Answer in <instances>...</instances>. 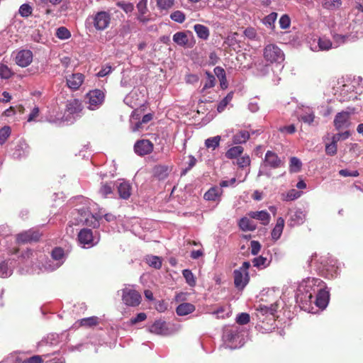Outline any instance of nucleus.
<instances>
[{
    "mask_svg": "<svg viewBox=\"0 0 363 363\" xmlns=\"http://www.w3.org/2000/svg\"><path fill=\"white\" fill-rule=\"evenodd\" d=\"M277 18V13L272 12V13H269V15H267V16H265L262 21H263V23L266 26L273 28L274 27V23H275Z\"/></svg>",
    "mask_w": 363,
    "mask_h": 363,
    "instance_id": "obj_38",
    "label": "nucleus"
},
{
    "mask_svg": "<svg viewBox=\"0 0 363 363\" xmlns=\"http://www.w3.org/2000/svg\"><path fill=\"white\" fill-rule=\"evenodd\" d=\"M337 147L334 143L327 144L325 146V152L328 155L333 156L337 153Z\"/></svg>",
    "mask_w": 363,
    "mask_h": 363,
    "instance_id": "obj_51",
    "label": "nucleus"
},
{
    "mask_svg": "<svg viewBox=\"0 0 363 363\" xmlns=\"http://www.w3.org/2000/svg\"><path fill=\"white\" fill-rule=\"evenodd\" d=\"M65 252L62 247H55L51 252V257L53 259L60 261L64 258Z\"/></svg>",
    "mask_w": 363,
    "mask_h": 363,
    "instance_id": "obj_45",
    "label": "nucleus"
},
{
    "mask_svg": "<svg viewBox=\"0 0 363 363\" xmlns=\"http://www.w3.org/2000/svg\"><path fill=\"white\" fill-rule=\"evenodd\" d=\"M43 359L39 355H34L31 357L27 358L23 361V363H43Z\"/></svg>",
    "mask_w": 363,
    "mask_h": 363,
    "instance_id": "obj_58",
    "label": "nucleus"
},
{
    "mask_svg": "<svg viewBox=\"0 0 363 363\" xmlns=\"http://www.w3.org/2000/svg\"><path fill=\"white\" fill-rule=\"evenodd\" d=\"M147 264L155 269H159L162 267V259L160 257L147 255L145 258Z\"/></svg>",
    "mask_w": 363,
    "mask_h": 363,
    "instance_id": "obj_32",
    "label": "nucleus"
},
{
    "mask_svg": "<svg viewBox=\"0 0 363 363\" xmlns=\"http://www.w3.org/2000/svg\"><path fill=\"white\" fill-rule=\"evenodd\" d=\"M147 318V315L145 313H140L136 317L130 319V323L135 325L139 322L144 321Z\"/></svg>",
    "mask_w": 363,
    "mask_h": 363,
    "instance_id": "obj_56",
    "label": "nucleus"
},
{
    "mask_svg": "<svg viewBox=\"0 0 363 363\" xmlns=\"http://www.w3.org/2000/svg\"><path fill=\"white\" fill-rule=\"evenodd\" d=\"M170 18L172 21L182 23L185 21V15L181 11H175L171 13Z\"/></svg>",
    "mask_w": 363,
    "mask_h": 363,
    "instance_id": "obj_46",
    "label": "nucleus"
},
{
    "mask_svg": "<svg viewBox=\"0 0 363 363\" xmlns=\"http://www.w3.org/2000/svg\"><path fill=\"white\" fill-rule=\"evenodd\" d=\"M206 74L207 75V80L203 87V89L212 88L215 86L216 84V78L214 76L209 72H206Z\"/></svg>",
    "mask_w": 363,
    "mask_h": 363,
    "instance_id": "obj_48",
    "label": "nucleus"
},
{
    "mask_svg": "<svg viewBox=\"0 0 363 363\" xmlns=\"http://www.w3.org/2000/svg\"><path fill=\"white\" fill-rule=\"evenodd\" d=\"M244 151L242 146L237 145L230 147L225 153V157L228 159H234L239 157Z\"/></svg>",
    "mask_w": 363,
    "mask_h": 363,
    "instance_id": "obj_33",
    "label": "nucleus"
},
{
    "mask_svg": "<svg viewBox=\"0 0 363 363\" xmlns=\"http://www.w3.org/2000/svg\"><path fill=\"white\" fill-rule=\"evenodd\" d=\"M86 97L89 99V108L95 110L102 105L105 95L103 91L96 89L89 91Z\"/></svg>",
    "mask_w": 363,
    "mask_h": 363,
    "instance_id": "obj_6",
    "label": "nucleus"
},
{
    "mask_svg": "<svg viewBox=\"0 0 363 363\" xmlns=\"http://www.w3.org/2000/svg\"><path fill=\"white\" fill-rule=\"evenodd\" d=\"M266 261L267 258L259 256L258 257L255 258L252 260V263L255 267H259L261 266H264Z\"/></svg>",
    "mask_w": 363,
    "mask_h": 363,
    "instance_id": "obj_57",
    "label": "nucleus"
},
{
    "mask_svg": "<svg viewBox=\"0 0 363 363\" xmlns=\"http://www.w3.org/2000/svg\"><path fill=\"white\" fill-rule=\"evenodd\" d=\"M99 324V318L96 316L82 318L79 320V325L84 327H92Z\"/></svg>",
    "mask_w": 363,
    "mask_h": 363,
    "instance_id": "obj_35",
    "label": "nucleus"
},
{
    "mask_svg": "<svg viewBox=\"0 0 363 363\" xmlns=\"http://www.w3.org/2000/svg\"><path fill=\"white\" fill-rule=\"evenodd\" d=\"M41 234L38 230H28L16 235V242L18 244H25L32 242H38Z\"/></svg>",
    "mask_w": 363,
    "mask_h": 363,
    "instance_id": "obj_7",
    "label": "nucleus"
},
{
    "mask_svg": "<svg viewBox=\"0 0 363 363\" xmlns=\"http://www.w3.org/2000/svg\"><path fill=\"white\" fill-rule=\"evenodd\" d=\"M250 320V315L247 313H242L239 314L236 318V322L239 325H246Z\"/></svg>",
    "mask_w": 363,
    "mask_h": 363,
    "instance_id": "obj_49",
    "label": "nucleus"
},
{
    "mask_svg": "<svg viewBox=\"0 0 363 363\" xmlns=\"http://www.w3.org/2000/svg\"><path fill=\"white\" fill-rule=\"evenodd\" d=\"M153 118V113H147L143 116L141 121H137L135 125L132 127L133 132L139 131L143 129V125L146 124Z\"/></svg>",
    "mask_w": 363,
    "mask_h": 363,
    "instance_id": "obj_31",
    "label": "nucleus"
},
{
    "mask_svg": "<svg viewBox=\"0 0 363 363\" xmlns=\"http://www.w3.org/2000/svg\"><path fill=\"white\" fill-rule=\"evenodd\" d=\"M194 311L195 306L189 303H181L177 306L176 309L177 315L180 316L186 315L189 313H191Z\"/></svg>",
    "mask_w": 363,
    "mask_h": 363,
    "instance_id": "obj_23",
    "label": "nucleus"
},
{
    "mask_svg": "<svg viewBox=\"0 0 363 363\" xmlns=\"http://www.w3.org/2000/svg\"><path fill=\"white\" fill-rule=\"evenodd\" d=\"M342 4V0H323L322 1L323 9L329 11L337 10L341 7Z\"/></svg>",
    "mask_w": 363,
    "mask_h": 363,
    "instance_id": "obj_27",
    "label": "nucleus"
},
{
    "mask_svg": "<svg viewBox=\"0 0 363 363\" xmlns=\"http://www.w3.org/2000/svg\"><path fill=\"white\" fill-rule=\"evenodd\" d=\"M136 7L138 11L137 17L138 20L143 23H147L150 21V18L147 16H145L148 12L147 0H140L137 4Z\"/></svg>",
    "mask_w": 363,
    "mask_h": 363,
    "instance_id": "obj_16",
    "label": "nucleus"
},
{
    "mask_svg": "<svg viewBox=\"0 0 363 363\" xmlns=\"http://www.w3.org/2000/svg\"><path fill=\"white\" fill-rule=\"evenodd\" d=\"M301 167L302 163L298 158L296 157H292L290 158L289 171L291 172L296 173L300 172Z\"/></svg>",
    "mask_w": 363,
    "mask_h": 363,
    "instance_id": "obj_34",
    "label": "nucleus"
},
{
    "mask_svg": "<svg viewBox=\"0 0 363 363\" xmlns=\"http://www.w3.org/2000/svg\"><path fill=\"white\" fill-rule=\"evenodd\" d=\"M174 3V0H157V6L161 10H168L171 9Z\"/></svg>",
    "mask_w": 363,
    "mask_h": 363,
    "instance_id": "obj_44",
    "label": "nucleus"
},
{
    "mask_svg": "<svg viewBox=\"0 0 363 363\" xmlns=\"http://www.w3.org/2000/svg\"><path fill=\"white\" fill-rule=\"evenodd\" d=\"M173 41L178 45L184 48H191V43L189 41V36L186 33L180 31L176 33L173 35Z\"/></svg>",
    "mask_w": 363,
    "mask_h": 363,
    "instance_id": "obj_17",
    "label": "nucleus"
},
{
    "mask_svg": "<svg viewBox=\"0 0 363 363\" xmlns=\"http://www.w3.org/2000/svg\"><path fill=\"white\" fill-rule=\"evenodd\" d=\"M350 113L347 111L337 113L333 121L334 126L338 130L346 128L350 125Z\"/></svg>",
    "mask_w": 363,
    "mask_h": 363,
    "instance_id": "obj_11",
    "label": "nucleus"
},
{
    "mask_svg": "<svg viewBox=\"0 0 363 363\" xmlns=\"http://www.w3.org/2000/svg\"><path fill=\"white\" fill-rule=\"evenodd\" d=\"M238 225L242 231L245 232L254 231L257 228L256 224L247 217L242 218L239 220Z\"/></svg>",
    "mask_w": 363,
    "mask_h": 363,
    "instance_id": "obj_22",
    "label": "nucleus"
},
{
    "mask_svg": "<svg viewBox=\"0 0 363 363\" xmlns=\"http://www.w3.org/2000/svg\"><path fill=\"white\" fill-rule=\"evenodd\" d=\"M145 110V108L135 109L133 111L131 118L133 120H135L137 121H140V118L141 116V113Z\"/></svg>",
    "mask_w": 363,
    "mask_h": 363,
    "instance_id": "obj_64",
    "label": "nucleus"
},
{
    "mask_svg": "<svg viewBox=\"0 0 363 363\" xmlns=\"http://www.w3.org/2000/svg\"><path fill=\"white\" fill-rule=\"evenodd\" d=\"M263 57L269 63H281L284 60V54L278 45L267 44L263 49Z\"/></svg>",
    "mask_w": 363,
    "mask_h": 363,
    "instance_id": "obj_2",
    "label": "nucleus"
},
{
    "mask_svg": "<svg viewBox=\"0 0 363 363\" xmlns=\"http://www.w3.org/2000/svg\"><path fill=\"white\" fill-rule=\"evenodd\" d=\"M250 267L249 262H244L239 269L233 272L235 286L239 290H242L249 282L250 277L247 270Z\"/></svg>",
    "mask_w": 363,
    "mask_h": 363,
    "instance_id": "obj_3",
    "label": "nucleus"
},
{
    "mask_svg": "<svg viewBox=\"0 0 363 363\" xmlns=\"http://www.w3.org/2000/svg\"><path fill=\"white\" fill-rule=\"evenodd\" d=\"M250 218L261 221L262 224L267 225L270 221V215L266 211H250L247 214Z\"/></svg>",
    "mask_w": 363,
    "mask_h": 363,
    "instance_id": "obj_18",
    "label": "nucleus"
},
{
    "mask_svg": "<svg viewBox=\"0 0 363 363\" xmlns=\"http://www.w3.org/2000/svg\"><path fill=\"white\" fill-rule=\"evenodd\" d=\"M251 246V253L254 255H256L259 253L261 249V245L258 241L252 240L250 243Z\"/></svg>",
    "mask_w": 363,
    "mask_h": 363,
    "instance_id": "obj_55",
    "label": "nucleus"
},
{
    "mask_svg": "<svg viewBox=\"0 0 363 363\" xmlns=\"http://www.w3.org/2000/svg\"><path fill=\"white\" fill-rule=\"evenodd\" d=\"M8 264L6 261L0 262V277L4 278L9 276Z\"/></svg>",
    "mask_w": 363,
    "mask_h": 363,
    "instance_id": "obj_54",
    "label": "nucleus"
},
{
    "mask_svg": "<svg viewBox=\"0 0 363 363\" xmlns=\"http://www.w3.org/2000/svg\"><path fill=\"white\" fill-rule=\"evenodd\" d=\"M83 110V105L81 100L77 99H71L67 101L65 111L69 114H76Z\"/></svg>",
    "mask_w": 363,
    "mask_h": 363,
    "instance_id": "obj_14",
    "label": "nucleus"
},
{
    "mask_svg": "<svg viewBox=\"0 0 363 363\" xmlns=\"http://www.w3.org/2000/svg\"><path fill=\"white\" fill-rule=\"evenodd\" d=\"M199 77L196 74H189L186 76V82L188 84H194L199 82Z\"/></svg>",
    "mask_w": 363,
    "mask_h": 363,
    "instance_id": "obj_60",
    "label": "nucleus"
},
{
    "mask_svg": "<svg viewBox=\"0 0 363 363\" xmlns=\"http://www.w3.org/2000/svg\"><path fill=\"white\" fill-rule=\"evenodd\" d=\"M264 166L272 169H278L284 165V162L277 155V153L271 150H268L264 156Z\"/></svg>",
    "mask_w": 363,
    "mask_h": 363,
    "instance_id": "obj_8",
    "label": "nucleus"
},
{
    "mask_svg": "<svg viewBox=\"0 0 363 363\" xmlns=\"http://www.w3.org/2000/svg\"><path fill=\"white\" fill-rule=\"evenodd\" d=\"M11 133V130L9 126L5 125L0 129V145H3L6 143Z\"/></svg>",
    "mask_w": 363,
    "mask_h": 363,
    "instance_id": "obj_39",
    "label": "nucleus"
},
{
    "mask_svg": "<svg viewBox=\"0 0 363 363\" xmlns=\"http://www.w3.org/2000/svg\"><path fill=\"white\" fill-rule=\"evenodd\" d=\"M18 12L22 17L27 18L32 14L33 9L29 4H23L20 6Z\"/></svg>",
    "mask_w": 363,
    "mask_h": 363,
    "instance_id": "obj_43",
    "label": "nucleus"
},
{
    "mask_svg": "<svg viewBox=\"0 0 363 363\" xmlns=\"http://www.w3.org/2000/svg\"><path fill=\"white\" fill-rule=\"evenodd\" d=\"M220 141V137L218 135L206 139L205 141V145L208 148H212L213 150H215L219 146Z\"/></svg>",
    "mask_w": 363,
    "mask_h": 363,
    "instance_id": "obj_40",
    "label": "nucleus"
},
{
    "mask_svg": "<svg viewBox=\"0 0 363 363\" xmlns=\"http://www.w3.org/2000/svg\"><path fill=\"white\" fill-rule=\"evenodd\" d=\"M113 185L112 182L101 183L99 190V194L103 198H107L109 195L113 194Z\"/></svg>",
    "mask_w": 363,
    "mask_h": 363,
    "instance_id": "obj_28",
    "label": "nucleus"
},
{
    "mask_svg": "<svg viewBox=\"0 0 363 363\" xmlns=\"http://www.w3.org/2000/svg\"><path fill=\"white\" fill-rule=\"evenodd\" d=\"M154 145L149 140H138L134 145L135 152L140 156L150 154L153 150Z\"/></svg>",
    "mask_w": 363,
    "mask_h": 363,
    "instance_id": "obj_9",
    "label": "nucleus"
},
{
    "mask_svg": "<svg viewBox=\"0 0 363 363\" xmlns=\"http://www.w3.org/2000/svg\"><path fill=\"white\" fill-rule=\"evenodd\" d=\"M13 74L11 69L5 64L0 63V77L1 79H8Z\"/></svg>",
    "mask_w": 363,
    "mask_h": 363,
    "instance_id": "obj_36",
    "label": "nucleus"
},
{
    "mask_svg": "<svg viewBox=\"0 0 363 363\" xmlns=\"http://www.w3.org/2000/svg\"><path fill=\"white\" fill-rule=\"evenodd\" d=\"M301 195V192L298 191L294 189H291L288 191L286 196V201H293L296 199H298Z\"/></svg>",
    "mask_w": 363,
    "mask_h": 363,
    "instance_id": "obj_50",
    "label": "nucleus"
},
{
    "mask_svg": "<svg viewBox=\"0 0 363 363\" xmlns=\"http://www.w3.org/2000/svg\"><path fill=\"white\" fill-rule=\"evenodd\" d=\"M318 45L320 50H329L332 48V42L325 37L319 38Z\"/></svg>",
    "mask_w": 363,
    "mask_h": 363,
    "instance_id": "obj_37",
    "label": "nucleus"
},
{
    "mask_svg": "<svg viewBox=\"0 0 363 363\" xmlns=\"http://www.w3.org/2000/svg\"><path fill=\"white\" fill-rule=\"evenodd\" d=\"M119 196L122 199H128L131 195V185L129 182L123 181L117 185Z\"/></svg>",
    "mask_w": 363,
    "mask_h": 363,
    "instance_id": "obj_19",
    "label": "nucleus"
},
{
    "mask_svg": "<svg viewBox=\"0 0 363 363\" xmlns=\"http://www.w3.org/2000/svg\"><path fill=\"white\" fill-rule=\"evenodd\" d=\"M166 323L164 321L157 320L150 327V332L155 334H164L167 330Z\"/></svg>",
    "mask_w": 363,
    "mask_h": 363,
    "instance_id": "obj_30",
    "label": "nucleus"
},
{
    "mask_svg": "<svg viewBox=\"0 0 363 363\" xmlns=\"http://www.w3.org/2000/svg\"><path fill=\"white\" fill-rule=\"evenodd\" d=\"M250 158L248 155H245L239 158L237 160V164L240 168H245L250 165Z\"/></svg>",
    "mask_w": 363,
    "mask_h": 363,
    "instance_id": "obj_47",
    "label": "nucleus"
},
{
    "mask_svg": "<svg viewBox=\"0 0 363 363\" xmlns=\"http://www.w3.org/2000/svg\"><path fill=\"white\" fill-rule=\"evenodd\" d=\"M116 5L121 8L125 13L132 12L134 9V6L131 3H125V2H118Z\"/></svg>",
    "mask_w": 363,
    "mask_h": 363,
    "instance_id": "obj_52",
    "label": "nucleus"
},
{
    "mask_svg": "<svg viewBox=\"0 0 363 363\" xmlns=\"http://www.w3.org/2000/svg\"><path fill=\"white\" fill-rule=\"evenodd\" d=\"M38 114H39V108H38V107L35 106L33 108L32 111L29 114L28 121L30 122V121H34L38 116Z\"/></svg>",
    "mask_w": 363,
    "mask_h": 363,
    "instance_id": "obj_62",
    "label": "nucleus"
},
{
    "mask_svg": "<svg viewBox=\"0 0 363 363\" xmlns=\"http://www.w3.org/2000/svg\"><path fill=\"white\" fill-rule=\"evenodd\" d=\"M102 218L101 213H90L85 219L84 223L86 225L97 228L99 227V220Z\"/></svg>",
    "mask_w": 363,
    "mask_h": 363,
    "instance_id": "obj_24",
    "label": "nucleus"
},
{
    "mask_svg": "<svg viewBox=\"0 0 363 363\" xmlns=\"http://www.w3.org/2000/svg\"><path fill=\"white\" fill-rule=\"evenodd\" d=\"M92 23L97 30H104L111 23V15L106 11H99L91 16Z\"/></svg>",
    "mask_w": 363,
    "mask_h": 363,
    "instance_id": "obj_5",
    "label": "nucleus"
},
{
    "mask_svg": "<svg viewBox=\"0 0 363 363\" xmlns=\"http://www.w3.org/2000/svg\"><path fill=\"white\" fill-rule=\"evenodd\" d=\"M280 27L282 29H286L290 26L291 20L287 15H283L279 19Z\"/></svg>",
    "mask_w": 363,
    "mask_h": 363,
    "instance_id": "obj_53",
    "label": "nucleus"
},
{
    "mask_svg": "<svg viewBox=\"0 0 363 363\" xmlns=\"http://www.w3.org/2000/svg\"><path fill=\"white\" fill-rule=\"evenodd\" d=\"M172 165L157 164L152 168V177L159 181L167 179L172 172Z\"/></svg>",
    "mask_w": 363,
    "mask_h": 363,
    "instance_id": "obj_10",
    "label": "nucleus"
},
{
    "mask_svg": "<svg viewBox=\"0 0 363 363\" xmlns=\"http://www.w3.org/2000/svg\"><path fill=\"white\" fill-rule=\"evenodd\" d=\"M284 227V220L283 218L279 217L277 220V223L272 230V238L277 240L281 237Z\"/></svg>",
    "mask_w": 363,
    "mask_h": 363,
    "instance_id": "obj_21",
    "label": "nucleus"
},
{
    "mask_svg": "<svg viewBox=\"0 0 363 363\" xmlns=\"http://www.w3.org/2000/svg\"><path fill=\"white\" fill-rule=\"evenodd\" d=\"M223 194L221 188L218 186H213L210 188L204 194V199L207 201H218Z\"/></svg>",
    "mask_w": 363,
    "mask_h": 363,
    "instance_id": "obj_20",
    "label": "nucleus"
},
{
    "mask_svg": "<svg viewBox=\"0 0 363 363\" xmlns=\"http://www.w3.org/2000/svg\"><path fill=\"white\" fill-rule=\"evenodd\" d=\"M250 137V133L247 130H240L233 137L234 144H242L246 143Z\"/></svg>",
    "mask_w": 363,
    "mask_h": 363,
    "instance_id": "obj_26",
    "label": "nucleus"
},
{
    "mask_svg": "<svg viewBox=\"0 0 363 363\" xmlns=\"http://www.w3.org/2000/svg\"><path fill=\"white\" fill-rule=\"evenodd\" d=\"M194 30L199 38L203 40H207L208 38L209 29L208 28V27L201 24H196L194 26Z\"/></svg>",
    "mask_w": 363,
    "mask_h": 363,
    "instance_id": "obj_29",
    "label": "nucleus"
},
{
    "mask_svg": "<svg viewBox=\"0 0 363 363\" xmlns=\"http://www.w3.org/2000/svg\"><path fill=\"white\" fill-rule=\"evenodd\" d=\"M182 274L186 279V283L190 286H194L196 285V280L191 270L189 269H184L182 271Z\"/></svg>",
    "mask_w": 363,
    "mask_h": 363,
    "instance_id": "obj_41",
    "label": "nucleus"
},
{
    "mask_svg": "<svg viewBox=\"0 0 363 363\" xmlns=\"http://www.w3.org/2000/svg\"><path fill=\"white\" fill-rule=\"evenodd\" d=\"M306 218V215L304 212L301 210H296L294 213L291 216L290 222L291 225H299L303 223Z\"/></svg>",
    "mask_w": 363,
    "mask_h": 363,
    "instance_id": "obj_25",
    "label": "nucleus"
},
{
    "mask_svg": "<svg viewBox=\"0 0 363 363\" xmlns=\"http://www.w3.org/2000/svg\"><path fill=\"white\" fill-rule=\"evenodd\" d=\"M112 71V67L111 66H106L102 68L97 74V76L99 77H104L108 75Z\"/></svg>",
    "mask_w": 363,
    "mask_h": 363,
    "instance_id": "obj_61",
    "label": "nucleus"
},
{
    "mask_svg": "<svg viewBox=\"0 0 363 363\" xmlns=\"http://www.w3.org/2000/svg\"><path fill=\"white\" fill-rule=\"evenodd\" d=\"M140 294L132 289L125 288L122 290V300L128 306H138L141 302Z\"/></svg>",
    "mask_w": 363,
    "mask_h": 363,
    "instance_id": "obj_4",
    "label": "nucleus"
},
{
    "mask_svg": "<svg viewBox=\"0 0 363 363\" xmlns=\"http://www.w3.org/2000/svg\"><path fill=\"white\" fill-rule=\"evenodd\" d=\"M312 286L318 288L315 300L316 306L320 308H325L330 299L329 291L325 289V283L320 279L313 278L311 281H308V285L307 286L312 287Z\"/></svg>",
    "mask_w": 363,
    "mask_h": 363,
    "instance_id": "obj_1",
    "label": "nucleus"
},
{
    "mask_svg": "<svg viewBox=\"0 0 363 363\" xmlns=\"http://www.w3.org/2000/svg\"><path fill=\"white\" fill-rule=\"evenodd\" d=\"M15 61L18 66L26 67L33 61V52L29 50H20L16 55Z\"/></svg>",
    "mask_w": 363,
    "mask_h": 363,
    "instance_id": "obj_12",
    "label": "nucleus"
},
{
    "mask_svg": "<svg viewBox=\"0 0 363 363\" xmlns=\"http://www.w3.org/2000/svg\"><path fill=\"white\" fill-rule=\"evenodd\" d=\"M78 240L84 245H87L89 247L94 245V237L92 230L87 228L82 229L78 233Z\"/></svg>",
    "mask_w": 363,
    "mask_h": 363,
    "instance_id": "obj_15",
    "label": "nucleus"
},
{
    "mask_svg": "<svg viewBox=\"0 0 363 363\" xmlns=\"http://www.w3.org/2000/svg\"><path fill=\"white\" fill-rule=\"evenodd\" d=\"M279 130L281 133L286 132L289 134H293L296 132V127L294 125L291 124L281 127Z\"/></svg>",
    "mask_w": 363,
    "mask_h": 363,
    "instance_id": "obj_59",
    "label": "nucleus"
},
{
    "mask_svg": "<svg viewBox=\"0 0 363 363\" xmlns=\"http://www.w3.org/2000/svg\"><path fill=\"white\" fill-rule=\"evenodd\" d=\"M84 80V76L82 73H74L66 79L67 85L73 90H77L82 86Z\"/></svg>",
    "mask_w": 363,
    "mask_h": 363,
    "instance_id": "obj_13",
    "label": "nucleus"
},
{
    "mask_svg": "<svg viewBox=\"0 0 363 363\" xmlns=\"http://www.w3.org/2000/svg\"><path fill=\"white\" fill-rule=\"evenodd\" d=\"M56 36L62 40H66L71 37L69 30L65 27H60L57 29Z\"/></svg>",
    "mask_w": 363,
    "mask_h": 363,
    "instance_id": "obj_42",
    "label": "nucleus"
},
{
    "mask_svg": "<svg viewBox=\"0 0 363 363\" xmlns=\"http://www.w3.org/2000/svg\"><path fill=\"white\" fill-rule=\"evenodd\" d=\"M214 73L218 79L225 77V71L220 67H216L214 68Z\"/></svg>",
    "mask_w": 363,
    "mask_h": 363,
    "instance_id": "obj_63",
    "label": "nucleus"
}]
</instances>
